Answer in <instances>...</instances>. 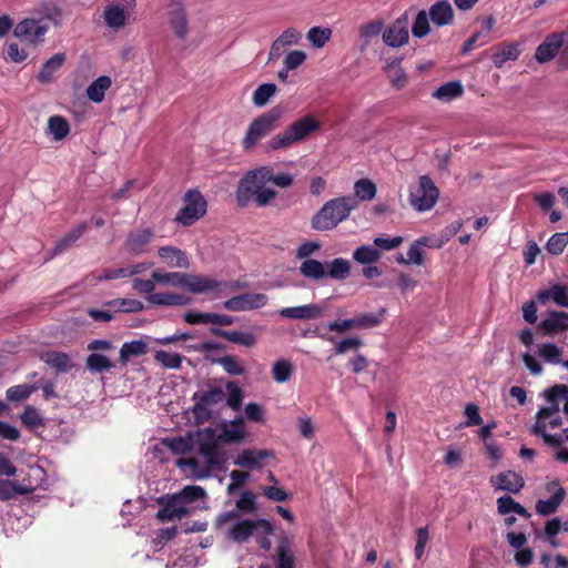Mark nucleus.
I'll return each mask as SVG.
<instances>
[{
	"instance_id": "5701e85b",
	"label": "nucleus",
	"mask_w": 568,
	"mask_h": 568,
	"mask_svg": "<svg viewBox=\"0 0 568 568\" xmlns=\"http://www.w3.org/2000/svg\"><path fill=\"white\" fill-rule=\"evenodd\" d=\"M161 261L170 267L189 268V258L182 250L175 246L166 245L158 250Z\"/></svg>"
},
{
	"instance_id": "1a4fd4ad",
	"label": "nucleus",
	"mask_w": 568,
	"mask_h": 568,
	"mask_svg": "<svg viewBox=\"0 0 568 568\" xmlns=\"http://www.w3.org/2000/svg\"><path fill=\"white\" fill-rule=\"evenodd\" d=\"M224 392L221 387L214 386L209 390H199L193 394L192 399L195 404L192 408L194 417L197 423H204L212 418L210 406H214L224 399Z\"/></svg>"
},
{
	"instance_id": "c9c22d12",
	"label": "nucleus",
	"mask_w": 568,
	"mask_h": 568,
	"mask_svg": "<svg viewBox=\"0 0 568 568\" xmlns=\"http://www.w3.org/2000/svg\"><path fill=\"white\" fill-rule=\"evenodd\" d=\"M275 568H294V556L290 551V542L286 537L281 538L277 544Z\"/></svg>"
},
{
	"instance_id": "6e6d98bb",
	"label": "nucleus",
	"mask_w": 568,
	"mask_h": 568,
	"mask_svg": "<svg viewBox=\"0 0 568 568\" xmlns=\"http://www.w3.org/2000/svg\"><path fill=\"white\" fill-rule=\"evenodd\" d=\"M546 423L544 422H536L532 427L530 428V432L535 436L542 437L544 442L552 447H558L561 445L562 440L558 435H551L546 432Z\"/></svg>"
},
{
	"instance_id": "a18cd8bd",
	"label": "nucleus",
	"mask_w": 568,
	"mask_h": 568,
	"mask_svg": "<svg viewBox=\"0 0 568 568\" xmlns=\"http://www.w3.org/2000/svg\"><path fill=\"white\" fill-rule=\"evenodd\" d=\"M38 388L39 387L36 384L16 385L7 389L6 396L10 402H20L28 399Z\"/></svg>"
},
{
	"instance_id": "39448f33",
	"label": "nucleus",
	"mask_w": 568,
	"mask_h": 568,
	"mask_svg": "<svg viewBox=\"0 0 568 568\" xmlns=\"http://www.w3.org/2000/svg\"><path fill=\"white\" fill-rule=\"evenodd\" d=\"M273 169L271 166H261L248 171L241 180L236 190V203L244 207L253 199V187L265 186L267 182H272Z\"/></svg>"
},
{
	"instance_id": "6ab92c4d",
	"label": "nucleus",
	"mask_w": 568,
	"mask_h": 568,
	"mask_svg": "<svg viewBox=\"0 0 568 568\" xmlns=\"http://www.w3.org/2000/svg\"><path fill=\"white\" fill-rule=\"evenodd\" d=\"M568 329V313L551 311L538 325V331L550 336Z\"/></svg>"
},
{
	"instance_id": "c756f323",
	"label": "nucleus",
	"mask_w": 568,
	"mask_h": 568,
	"mask_svg": "<svg viewBox=\"0 0 568 568\" xmlns=\"http://www.w3.org/2000/svg\"><path fill=\"white\" fill-rule=\"evenodd\" d=\"M114 367V363L101 353H91L85 359V368L92 374L110 372Z\"/></svg>"
},
{
	"instance_id": "a878e982",
	"label": "nucleus",
	"mask_w": 568,
	"mask_h": 568,
	"mask_svg": "<svg viewBox=\"0 0 568 568\" xmlns=\"http://www.w3.org/2000/svg\"><path fill=\"white\" fill-rule=\"evenodd\" d=\"M429 17L432 21L438 27L452 23L454 19L452 4L446 0L434 3L429 9Z\"/></svg>"
},
{
	"instance_id": "4be33fe9",
	"label": "nucleus",
	"mask_w": 568,
	"mask_h": 568,
	"mask_svg": "<svg viewBox=\"0 0 568 568\" xmlns=\"http://www.w3.org/2000/svg\"><path fill=\"white\" fill-rule=\"evenodd\" d=\"M67 60L63 52H58L48 59L40 68L37 79L42 84L51 83L55 80L57 72L62 68Z\"/></svg>"
},
{
	"instance_id": "bb28decb",
	"label": "nucleus",
	"mask_w": 568,
	"mask_h": 568,
	"mask_svg": "<svg viewBox=\"0 0 568 568\" xmlns=\"http://www.w3.org/2000/svg\"><path fill=\"white\" fill-rule=\"evenodd\" d=\"M541 304L552 300L557 305L568 307V290L566 286L556 284L548 290H542L537 294Z\"/></svg>"
},
{
	"instance_id": "4c0bfd02",
	"label": "nucleus",
	"mask_w": 568,
	"mask_h": 568,
	"mask_svg": "<svg viewBox=\"0 0 568 568\" xmlns=\"http://www.w3.org/2000/svg\"><path fill=\"white\" fill-rule=\"evenodd\" d=\"M21 423L28 429H37L45 426V419L38 408L28 405L20 415Z\"/></svg>"
},
{
	"instance_id": "ea45409f",
	"label": "nucleus",
	"mask_w": 568,
	"mask_h": 568,
	"mask_svg": "<svg viewBox=\"0 0 568 568\" xmlns=\"http://www.w3.org/2000/svg\"><path fill=\"white\" fill-rule=\"evenodd\" d=\"M327 267L326 276L337 281L347 278L351 271L349 262L342 257L334 258Z\"/></svg>"
},
{
	"instance_id": "13d9d810",
	"label": "nucleus",
	"mask_w": 568,
	"mask_h": 568,
	"mask_svg": "<svg viewBox=\"0 0 568 568\" xmlns=\"http://www.w3.org/2000/svg\"><path fill=\"white\" fill-rule=\"evenodd\" d=\"M332 30L328 28L313 27L307 32V39L316 48H322L331 38Z\"/></svg>"
},
{
	"instance_id": "c85d7f7f",
	"label": "nucleus",
	"mask_w": 568,
	"mask_h": 568,
	"mask_svg": "<svg viewBox=\"0 0 568 568\" xmlns=\"http://www.w3.org/2000/svg\"><path fill=\"white\" fill-rule=\"evenodd\" d=\"M41 359L57 372L67 373L71 368V359L67 353L49 351L41 356Z\"/></svg>"
},
{
	"instance_id": "ddd939ff",
	"label": "nucleus",
	"mask_w": 568,
	"mask_h": 568,
	"mask_svg": "<svg viewBox=\"0 0 568 568\" xmlns=\"http://www.w3.org/2000/svg\"><path fill=\"white\" fill-rule=\"evenodd\" d=\"M565 44V32H554L548 34L537 47L535 58L539 63L552 60Z\"/></svg>"
},
{
	"instance_id": "9b49d317",
	"label": "nucleus",
	"mask_w": 568,
	"mask_h": 568,
	"mask_svg": "<svg viewBox=\"0 0 568 568\" xmlns=\"http://www.w3.org/2000/svg\"><path fill=\"white\" fill-rule=\"evenodd\" d=\"M159 504L162 507L158 510L156 518L162 523L170 521L175 518L181 519L189 515L187 508L178 495L163 496L159 499Z\"/></svg>"
},
{
	"instance_id": "680f3d73",
	"label": "nucleus",
	"mask_w": 568,
	"mask_h": 568,
	"mask_svg": "<svg viewBox=\"0 0 568 568\" xmlns=\"http://www.w3.org/2000/svg\"><path fill=\"white\" fill-rule=\"evenodd\" d=\"M429 22L426 11L422 10L417 13L413 28L412 33L415 38H423L429 32Z\"/></svg>"
},
{
	"instance_id": "dca6fc26",
	"label": "nucleus",
	"mask_w": 568,
	"mask_h": 568,
	"mask_svg": "<svg viewBox=\"0 0 568 568\" xmlns=\"http://www.w3.org/2000/svg\"><path fill=\"white\" fill-rule=\"evenodd\" d=\"M48 31V27L33 19H24L14 28V36L30 42L41 40Z\"/></svg>"
},
{
	"instance_id": "338daca9",
	"label": "nucleus",
	"mask_w": 568,
	"mask_h": 568,
	"mask_svg": "<svg viewBox=\"0 0 568 568\" xmlns=\"http://www.w3.org/2000/svg\"><path fill=\"white\" fill-rule=\"evenodd\" d=\"M544 395L549 404L558 403L559 398H568V386L565 384L554 385L547 388Z\"/></svg>"
},
{
	"instance_id": "423d86ee",
	"label": "nucleus",
	"mask_w": 568,
	"mask_h": 568,
	"mask_svg": "<svg viewBox=\"0 0 568 568\" xmlns=\"http://www.w3.org/2000/svg\"><path fill=\"white\" fill-rule=\"evenodd\" d=\"M184 205L179 210L174 222L191 226L206 214L207 202L199 190H189L183 196Z\"/></svg>"
},
{
	"instance_id": "7ed1b4c3",
	"label": "nucleus",
	"mask_w": 568,
	"mask_h": 568,
	"mask_svg": "<svg viewBox=\"0 0 568 568\" xmlns=\"http://www.w3.org/2000/svg\"><path fill=\"white\" fill-rule=\"evenodd\" d=\"M152 278L158 284L173 287H186L193 294H203L217 288L219 281L189 273L153 271Z\"/></svg>"
},
{
	"instance_id": "774afa93",
	"label": "nucleus",
	"mask_w": 568,
	"mask_h": 568,
	"mask_svg": "<svg viewBox=\"0 0 568 568\" xmlns=\"http://www.w3.org/2000/svg\"><path fill=\"white\" fill-rule=\"evenodd\" d=\"M236 508L242 513H254L256 510L255 495L246 490L236 501Z\"/></svg>"
},
{
	"instance_id": "3c124183",
	"label": "nucleus",
	"mask_w": 568,
	"mask_h": 568,
	"mask_svg": "<svg viewBox=\"0 0 568 568\" xmlns=\"http://www.w3.org/2000/svg\"><path fill=\"white\" fill-rule=\"evenodd\" d=\"M277 88L274 83H263L256 88L253 93V103L256 106H264L275 94Z\"/></svg>"
},
{
	"instance_id": "2eb2a0df",
	"label": "nucleus",
	"mask_w": 568,
	"mask_h": 568,
	"mask_svg": "<svg viewBox=\"0 0 568 568\" xmlns=\"http://www.w3.org/2000/svg\"><path fill=\"white\" fill-rule=\"evenodd\" d=\"M169 23L176 38L184 40L187 36V17L181 0H170Z\"/></svg>"
},
{
	"instance_id": "e433bc0d",
	"label": "nucleus",
	"mask_w": 568,
	"mask_h": 568,
	"mask_svg": "<svg viewBox=\"0 0 568 568\" xmlns=\"http://www.w3.org/2000/svg\"><path fill=\"white\" fill-rule=\"evenodd\" d=\"M212 363L221 365L223 369L231 376L243 375L246 372L243 363L234 355H225L223 357L213 358Z\"/></svg>"
},
{
	"instance_id": "a211bd4d",
	"label": "nucleus",
	"mask_w": 568,
	"mask_h": 568,
	"mask_svg": "<svg viewBox=\"0 0 568 568\" xmlns=\"http://www.w3.org/2000/svg\"><path fill=\"white\" fill-rule=\"evenodd\" d=\"M278 315L287 320H316L323 315V308L317 304L283 307L278 311Z\"/></svg>"
},
{
	"instance_id": "e2e57ef3",
	"label": "nucleus",
	"mask_w": 568,
	"mask_h": 568,
	"mask_svg": "<svg viewBox=\"0 0 568 568\" xmlns=\"http://www.w3.org/2000/svg\"><path fill=\"white\" fill-rule=\"evenodd\" d=\"M178 496L185 505L203 498L205 496V490L201 486L190 485L185 486Z\"/></svg>"
},
{
	"instance_id": "0e129e2a",
	"label": "nucleus",
	"mask_w": 568,
	"mask_h": 568,
	"mask_svg": "<svg viewBox=\"0 0 568 568\" xmlns=\"http://www.w3.org/2000/svg\"><path fill=\"white\" fill-rule=\"evenodd\" d=\"M416 545L414 555L417 560L422 559L425 554L426 545L429 540L428 527H419L416 529Z\"/></svg>"
},
{
	"instance_id": "37998d69",
	"label": "nucleus",
	"mask_w": 568,
	"mask_h": 568,
	"mask_svg": "<svg viewBox=\"0 0 568 568\" xmlns=\"http://www.w3.org/2000/svg\"><path fill=\"white\" fill-rule=\"evenodd\" d=\"M48 129L55 140H62L70 133L68 120L61 115H52L48 120Z\"/></svg>"
},
{
	"instance_id": "cd10ccee",
	"label": "nucleus",
	"mask_w": 568,
	"mask_h": 568,
	"mask_svg": "<svg viewBox=\"0 0 568 568\" xmlns=\"http://www.w3.org/2000/svg\"><path fill=\"white\" fill-rule=\"evenodd\" d=\"M146 301L158 306L187 305L190 298L178 293L163 292L154 293L146 296Z\"/></svg>"
},
{
	"instance_id": "49530a36",
	"label": "nucleus",
	"mask_w": 568,
	"mask_h": 568,
	"mask_svg": "<svg viewBox=\"0 0 568 568\" xmlns=\"http://www.w3.org/2000/svg\"><path fill=\"white\" fill-rule=\"evenodd\" d=\"M166 447H169L174 454L183 455L191 452L194 447V439L192 436L187 437H173L164 440Z\"/></svg>"
},
{
	"instance_id": "f704fd0d",
	"label": "nucleus",
	"mask_w": 568,
	"mask_h": 568,
	"mask_svg": "<svg viewBox=\"0 0 568 568\" xmlns=\"http://www.w3.org/2000/svg\"><path fill=\"white\" fill-rule=\"evenodd\" d=\"M255 531V525L251 519H244L233 525L229 531V537L236 542L246 541Z\"/></svg>"
},
{
	"instance_id": "0eeeda50",
	"label": "nucleus",
	"mask_w": 568,
	"mask_h": 568,
	"mask_svg": "<svg viewBox=\"0 0 568 568\" xmlns=\"http://www.w3.org/2000/svg\"><path fill=\"white\" fill-rule=\"evenodd\" d=\"M219 443H221L219 435L212 427L196 432L194 444L197 445L199 454L205 458L209 465L221 467L226 462V457L220 449Z\"/></svg>"
},
{
	"instance_id": "de8ad7c7",
	"label": "nucleus",
	"mask_w": 568,
	"mask_h": 568,
	"mask_svg": "<svg viewBox=\"0 0 568 568\" xmlns=\"http://www.w3.org/2000/svg\"><path fill=\"white\" fill-rule=\"evenodd\" d=\"M353 257L361 264H372L381 258V252L375 246L362 245L354 251Z\"/></svg>"
},
{
	"instance_id": "a19ab883",
	"label": "nucleus",
	"mask_w": 568,
	"mask_h": 568,
	"mask_svg": "<svg viewBox=\"0 0 568 568\" xmlns=\"http://www.w3.org/2000/svg\"><path fill=\"white\" fill-rule=\"evenodd\" d=\"M176 464L180 467H190L194 478L196 479L207 478L211 475V470L216 467L215 465H209L207 462H205L204 465H201L196 458L179 459Z\"/></svg>"
},
{
	"instance_id": "5fc2aeb1",
	"label": "nucleus",
	"mask_w": 568,
	"mask_h": 568,
	"mask_svg": "<svg viewBox=\"0 0 568 568\" xmlns=\"http://www.w3.org/2000/svg\"><path fill=\"white\" fill-rule=\"evenodd\" d=\"M428 244V239L423 236L417 239L407 251V262L410 264L422 265L424 263V252L422 246Z\"/></svg>"
},
{
	"instance_id": "69168bd1",
	"label": "nucleus",
	"mask_w": 568,
	"mask_h": 568,
	"mask_svg": "<svg viewBox=\"0 0 568 568\" xmlns=\"http://www.w3.org/2000/svg\"><path fill=\"white\" fill-rule=\"evenodd\" d=\"M276 192L265 186L253 187V199L258 207L266 206L274 197Z\"/></svg>"
},
{
	"instance_id": "aec40b11",
	"label": "nucleus",
	"mask_w": 568,
	"mask_h": 568,
	"mask_svg": "<svg viewBox=\"0 0 568 568\" xmlns=\"http://www.w3.org/2000/svg\"><path fill=\"white\" fill-rule=\"evenodd\" d=\"M491 485L497 490L518 494L525 486L524 478L515 471H505L490 477Z\"/></svg>"
},
{
	"instance_id": "2f4dec72",
	"label": "nucleus",
	"mask_w": 568,
	"mask_h": 568,
	"mask_svg": "<svg viewBox=\"0 0 568 568\" xmlns=\"http://www.w3.org/2000/svg\"><path fill=\"white\" fill-rule=\"evenodd\" d=\"M103 19L109 28L120 29L125 26L126 14L119 4H110L104 9Z\"/></svg>"
},
{
	"instance_id": "f03ea898",
	"label": "nucleus",
	"mask_w": 568,
	"mask_h": 568,
	"mask_svg": "<svg viewBox=\"0 0 568 568\" xmlns=\"http://www.w3.org/2000/svg\"><path fill=\"white\" fill-rule=\"evenodd\" d=\"M320 129L321 122L314 115L306 114L292 122L282 132L272 136L266 143V150H287L294 144L306 140Z\"/></svg>"
},
{
	"instance_id": "7c9ffc66",
	"label": "nucleus",
	"mask_w": 568,
	"mask_h": 568,
	"mask_svg": "<svg viewBox=\"0 0 568 568\" xmlns=\"http://www.w3.org/2000/svg\"><path fill=\"white\" fill-rule=\"evenodd\" d=\"M148 352V345L145 342L132 341L124 343L120 348V363L125 366L132 357H139Z\"/></svg>"
},
{
	"instance_id": "09e8293b",
	"label": "nucleus",
	"mask_w": 568,
	"mask_h": 568,
	"mask_svg": "<svg viewBox=\"0 0 568 568\" xmlns=\"http://www.w3.org/2000/svg\"><path fill=\"white\" fill-rule=\"evenodd\" d=\"M293 374V365L287 359H278L273 364L272 377L276 383L287 382Z\"/></svg>"
},
{
	"instance_id": "bf43d9fd",
	"label": "nucleus",
	"mask_w": 568,
	"mask_h": 568,
	"mask_svg": "<svg viewBox=\"0 0 568 568\" xmlns=\"http://www.w3.org/2000/svg\"><path fill=\"white\" fill-rule=\"evenodd\" d=\"M226 390L227 405L234 410L240 409L244 396L242 388L234 381H230L226 383Z\"/></svg>"
},
{
	"instance_id": "b1692460",
	"label": "nucleus",
	"mask_w": 568,
	"mask_h": 568,
	"mask_svg": "<svg viewBox=\"0 0 568 568\" xmlns=\"http://www.w3.org/2000/svg\"><path fill=\"white\" fill-rule=\"evenodd\" d=\"M495 26V19L489 16L485 18L481 22V29L474 33L470 38H468L462 48V53L467 54L470 52L476 45H484L488 43L490 32Z\"/></svg>"
},
{
	"instance_id": "c03bdc74",
	"label": "nucleus",
	"mask_w": 568,
	"mask_h": 568,
	"mask_svg": "<svg viewBox=\"0 0 568 568\" xmlns=\"http://www.w3.org/2000/svg\"><path fill=\"white\" fill-rule=\"evenodd\" d=\"M354 196L359 201H369L376 195V185L368 179H361L354 184Z\"/></svg>"
},
{
	"instance_id": "412c9836",
	"label": "nucleus",
	"mask_w": 568,
	"mask_h": 568,
	"mask_svg": "<svg viewBox=\"0 0 568 568\" xmlns=\"http://www.w3.org/2000/svg\"><path fill=\"white\" fill-rule=\"evenodd\" d=\"M153 237L151 229L131 231L124 242L125 248L132 254H142Z\"/></svg>"
},
{
	"instance_id": "f8f14e48",
	"label": "nucleus",
	"mask_w": 568,
	"mask_h": 568,
	"mask_svg": "<svg viewBox=\"0 0 568 568\" xmlns=\"http://www.w3.org/2000/svg\"><path fill=\"white\" fill-rule=\"evenodd\" d=\"M408 19L404 14L396 19L388 28L383 31V41L392 48H399L408 42Z\"/></svg>"
},
{
	"instance_id": "72a5a7b5",
	"label": "nucleus",
	"mask_w": 568,
	"mask_h": 568,
	"mask_svg": "<svg viewBox=\"0 0 568 568\" xmlns=\"http://www.w3.org/2000/svg\"><path fill=\"white\" fill-rule=\"evenodd\" d=\"M300 273L311 280L320 281L326 277L325 266L314 258H306L300 265Z\"/></svg>"
},
{
	"instance_id": "393cba45",
	"label": "nucleus",
	"mask_w": 568,
	"mask_h": 568,
	"mask_svg": "<svg viewBox=\"0 0 568 568\" xmlns=\"http://www.w3.org/2000/svg\"><path fill=\"white\" fill-rule=\"evenodd\" d=\"M87 230L88 223L83 222L68 232L55 243L54 247L52 248V256L60 255L70 250L75 244V242L87 232Z\"/></svg>"
},
{
	"instance_id": "603ef678",
	"label": "nucleus",
	"mask_w": 568,
	"mask_h": 568,
	"mask_svg": "<svg viewBox=\"0 0 568 568\" xmlns=\"http://www.w3.org/2000/svg\"><path fill=\"white\" fill-rule=\"evenodd\" d=\"M106 305L125 313H138L144 308V305L141 301L132 298H116L108 302Z\"/></svg>"
},
{
	"instance_id": "79ce46f5",
	"label": "nucleus",
	"mask_w": 568,
	"mask_h": 568,
	"mask_svg": "<svg viewBox=\"0 0 568 568\" xmlns=\"http://www.w3.org/2000/svg\"><path fill=\"white\" fill-rule=\"evenodd\" d=\"M28 493L29 489L21 486L18 481L0 478V500L7 501L16 495H26Z\"/></svg>"
},
{
	"instance_id": "f3484780",
	"label": "nucleus",
	"mask_w": 568,
	"mask_h": 568,
	"mask_svg": "<svg viewBox=\"0 0 568 568\" xmlns=\"http://www.w3.org/2000/svg\"><path fill=\"white\" fill-rule=\"evenodd\" d=\"M274 452L271 449H244L239 454L235 464L247 469H261L266 458H273Z\"/></svg>"
},
{
	"instance_id": "f257e3e1",
	"label": "nucleus",
	"mask_w": 568,
	"mask_h": 568,
	"mask_svg": "<svg viewBox=\"0 0 568 568\" xmlns=\"http://www.w3.org/2000/svg\"><path fill=\"white\" fill-rule=\"evenodd\" d=\"M358 200L352 195L332 199L313 215L312 229L324 232L335 229L341 222L348 219L352 211L358 207Z\"/></svg>"
},
{
	"instance_id": "473e14b6",
	"label": "nucleus",
	"mask_w": 568,
	"mask_h": 568,
	"mask_svg": "<svg viewBox=\"0 0 568 568\" xmlns=\"http://www.w3.org/2000/svg\"><path fill=\"white\" fill-rule=\"evenodd\" d=\"M112 81L108 75H101L95 79L87 89L88 98L100 103L104 100L105 91L111 87Z\"/></svg>"
},
{
	"instance_id": "58836bf2",
	"label": "nucleus",
	"mask_w": 568,
	"mask_h": 568,
	"mask_svg": "<svg viewBox=\"0 0 568 568\" xmlns=\"http://www.w3.org/2000/svg\"><path fill=\"white\" fill-rule=\"evenodd\" d=\"M463 92L464 89L459 81H450L435 90L433 97L443 101H452L459 98Z\"/></svg>"
},
{
	"instance_id": "8fccbe9b",
	"label": "nucleus",
	"mask_w": 568,
	"mask_h": 568,
	"mask_svg": "<svg viewBox=\"0 0 568 568\" xmlns=\"http://www.w3.org/2000/svg\"><path fill=\"white\" fill-rule=\"evenodd\" d=\"M519 49L517 44H506L499 51L495 52L491 57L494 64L497 68H501V65L508 60H516L519 55Z\"/></svg>"
},
{
	"instance_id": "20e7f679",
	"label": "nucleus",
	"mask_w": 568,
	"mask_h": 568,
	"mask_svg": "<svg viewBox=\"0 0 568 568\" xmlns=\"http://www.w3.org/2000/svg\"><path fill=\"white\" fill-rule=\"evenodd\" d=\"M283 115V108L274 106L267 112L255 118L248 125L246 133L242 140L244 150L253 149L261 139L274 131Z\"/></svg>"
},
{
	"instance_id": "4d7b16f0",
	"label": "nucleus",
	"mask_w": 568,
	"mask_h": 568,
	"mask_svg": "<svg viewBox=\"0 0 568 568\" xmlns=\"http://www.w3.org/2000/svg\"><path fill=\"white\" fill-rule=\"evenodd\" d=\"M568 245V231L555 233L547 242L546 250L552 255H559Z\"/></svg>"
},
{
	"instance_id": "9d476101",
	"label": "nucleus",
	"mask_w": 568,
	"mask_h": 568,
	"mask_svg": "<svg viewBox=\"0 0 568 568\" xmlns=\"http://www.w3.org/2000/svg\"><path fill=\"white\" fill-rule=\"evenodd\" d=\"M268 296L263 293H244L233 296L223 303V307L231 312H245L265 306Z\"/></svg>"
},
{
	"instance_id": "4468645a",
	"label": "nucleus",
	"mask_w": 568,
	"mask_h": 568,
	"mask_svg": "<svg viewBox=\"0 0 568 568\" xmlns=\"http://www.w3.org/2000/svg\"><path fill=\"white\" fill-rule=\"evenodd\" d=\"M547 490L551 493L550 498L536 503V511L541 516H550L555 514L566 497V490L559 485L558 481L548 483Z\"/></svg>"
},
{
	"instance_id": "6e6552de",
	"label": "nucleus",
	"mask_w": 568,
	"mask_h": 568,
	"mask_svg": "<svg viewBox=\"0 0 568 568\" xmlns=\"http://www.w3.org/2000/svg\"><path fill=\"white\" fill-rule=\"evenodd\" d=\"M439 196V191L428 175L419 178L418 186L410 192L409 203L418 212L429 211L434 207Z\"/></svg>"
},
{
	"instance_id": "052dcab7",
	"label": "nucleus",
	"mask_w": 568,
	"mask_h": 568,
	"mask_svg": "<svg viewBox=\"0 0 568 568\" xmlns=\"http://www.w3.org/2000/svg\"><path fill=\"white\" fill-rule=\"evenodd\" d=\"M155 359L166 368H179L182 363V357L178 353H170L166 351H158Z\"/></svg>"
},
{
	"instance_id": "864d4df0",
	"label": "nucleus",
	"mask_w": 568,
	"mask_h": 568,
	"mask_svg": "<svg viewBox=\"0 0 568 568\" xmlns=\"http://www.w3.org/2000/svg\"><path fill=\"white\" fill-rule=\"evenodd\" d=\"M385 314V308L379 313H363L354 317L355 328H368L377 326Z\"/></svg>"
}]
</instances>
